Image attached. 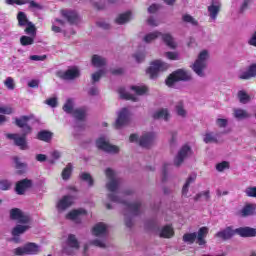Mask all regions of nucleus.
Masks as SVG:
<instances>
[{"instance_id": "f257e3e1", "label": "nucleus", "mask_w": 256, "mask_h": 256, "mask_svg": "<svg viewBox=\"0 0 256 256\" xmlns=\"http://www.w3.org/2000/svg\"><path fill=\"white\" fill-rule=\"evenodd\" d=\"M106 176V189L109 191L107 198L112 203H120L124 205V222L126 227H133V218L137 217V215H141V201H135L129 203L125 197H131L135 191L133 189L124 190L119 196V189H121V178L117 177V172L111 168H106L105 171Z\"/></svg>"}, {"instance_id": "f03ea898", "label": "nucleus", "mask_w": 256, "mask_h": 256, "mask_svg": "<svg viewBox=\"0 0 256 256\" xmlns=\"http://www.w3.org/2000/svg\"><path fill=\"white\" fill-rule=\"evenodd\" d=\"M92 235H94V237H102V239H94L90 242V245H94V247H99L100 249H107V247H109L107 243L109 225L103 222L96 223L92 228Z\"/></svg>"}, {"instance_id": "7ed1b4c3", "label": "nucleus", "mask_w": 256, "mask_h": 256, "mask_svg": "<svg viewBox=\"0 0 256 256\" xmlns=\"http://www.w3.org/2000/svg\"><path fill=\"white\" fill-rule=\"evenodd\" d=\"M156 139L157 134L154 132H145L140 137L137 134H131L129 137V142L137 143V145L143 149H151V147L155 145Z\"/></svg>"}, {"instance_id": "20e7f679", "label": "nucleus", "mask_w": 256, "mask_h": 256, "mask_svg": "<svg viewBox=\"0 0 256 256\" xmlns=\"http://www.w3.org/2000/svg\"><path fill=\"white\" fill-rule=\"evenodd\" d=\"M207 61H209V51L202 50L194 63L190 66L192 71H194L198 77H207V74L205 73V69H207Z\"/></svg>"}, {"instance_id": "39448f33", "label": "nucleus", "mask_w": 256, "mask_h": 256, "mask_svg": "<svg viewBox=\"0 0 256 256\" xmlns=\"http://www.w3.org/2000/svg\"><path fill=\"white\" fill-rule=\"evenodd\" d=\"M96 147L100 151H104V153H108L109 155H119L121 148L117 145L111 144L109 137L102 135L96 140Z\"/></svg>"}, {"instance_id": "423d86ee", "label": "nucleus", "mask_w": 256, "mask_h": 256, "mask_svg": "<svg viewBox=\"0 0 256 256\" xmlns=\"http://www.w3.org/2000/svg\"><path fill=\"white\" fill-rule=\"evenodd\" d=\"M191 79H193L191 73L184 69H178L169 75V77L166 79V85L168 87H173V85L178 83V81H191Z\"/></svg>"}, {"instance_id": "0eeeda50", "label": "nucleus", "mask_w": 256, "mask_h": 256, "mask_svg": "<svg viewBox=\"0 0 256 256\" xmlns=\"http://www.w3.org/2000/svg\"><path fill=\"white\" fill-rule=\"evenodd\" d=\"M148 229L159 235L163 239H171L173 235H175V231H173V227L166 225L162 228H159V223L155 221H150L148 223Z\"/></svg>"}, {"instance_id": "6e6552de", "label": "nucleus", "mask_w": 256, "mask_h": 256, "mask_svg": "<svg viewBox=\"0 0 256 256\" xmlns=\"http://www.w3.org/2000/svg\"><path fill=\"white\" fill-rule=\"evenodd\" d=\"M17 20L19 27H26L24 30L26 35H37V28L35 27V24L27 19V14H25V12H19Z\"/></svg>"}, {"instance_id": "1a4fd4ad", "label": "nucleus", "mask_w": 256, "mask_h": 256, "mask_svg": "<svg viewBox=\"0 0 256 256\" xmlns=\"http://www.w3.org/2000/svg\"><path fill=\"white\" fill-rule=\"evenodd\" d=\"M79 247L80 245L77 237H75L73 234H70L62 246V253H65V255H75V252L79 251Z\"/></svg>"}, {"instance_id": "9d476101", "label": "nucleus", "mask_w": 256, "mask_h": 256, "mask_svg": "<svg viewBox=\"0 0 256 256\" xmlns=\"http://www.w3.org/2000/svg\"><path fill=\"white\" fill-rule=\"evenodd\" d=\"M14 255L23 256V255H37L41 253V246L30 242L25 244L22 247H18L13 250Z\"/></svg>"}, {"instance_id": "9b49d317", "label": "nucleus", "mask_w": 256, "mask_h": 256, "mask_svg": "<svg viewBox=\"0 0 256 256\" xmlns=\"http://www.w3.org/2000/svg\"><path fill=\"white\" fill-rule=\"evenodd\" d=\"M27 135L25 132H22V135L20 134H6L7 139H10L11 141H14V145L16 147H19L21 151H27L29 149V144L27 143Z\"/></svg>"}, {"instance_id": "f8f14e48", "label": "nucleus", "mask_w": 256, "mask_h": 256, "mask_svg": "<svg viewBox=\"0 0 256 256\" xmlns=\"http://www.w3.org/2000/svg\"><path fill=\"white\" fill-rule=\"evenodd\" d=\"M167 69H169V64L161 60H155L151 63L147 73L149 74L150 79H157L159 71H167Z\"/></svg>"}, {"instance_id": "ddd939ff", "label": "nucleus", "mask_w": 256, "mask_h": 256, "mask_svg": "<svg viewBox=\"0 0 256 256\" xmlns=\"http://www.w3.org/2000/svg\"><path fill=\"white\" fill-rule=\"evenodd\" d=\"M56 76L64 81H75V79H79V77H81V71H79V68L77 67H72L66 71L60 70L56 72Z\"/></svg>"}, {"instance_id": "4468645a", "label": "nucleus", "mask_w": 256, "mask_h": 256, "mask_svg": "<svg viewBox=\"0 0 256 256\" xmlns=\"http://www.w3.org/2000/svg\"><path fill=\"white\" fill-rule=\"evenodd\" d=\"M10 219L22 223L23 225H27V223H30L31 221V216L19 208H12L10 210Z\"/></svg>"}, {"instance_id": "2eb2a0df", "label": "nucleus", "mask_w": 256, "mask_h": 256, "mask_svg": "<svg viewBox=\"0 0 256 256\" xmlns=\"http://www.w3.org/2000/svg\"><path fill=\"white\" fill-rule=\"evenodd\" d=\"M191 155H193V150L191 149V146L189 145L182 146L178 151L176 157L174 158L175 167H181L185 159H187L188 157H191Z\"/></svg>"}, {"instance_id": "dca6fc26", "label": "nucleus", "mask_w": 256, "mask_h": 256, "mask_svg": "<svg viewBox=\"0 0 256 256\" xmlns=\"http://www.w3.org/2000/svg\"><path fill=\"white\" fill-rule=\"evenodd\" d=\"M129 121H131V112L127 108H122L118 112V117L114 123V127L115 129H121V127L129 125Z\"/></svg>"}, {"instance_id": "f3484780", "label": "nucleus", "mask_w": 256, "mask_h": 256, "mask_svg": "<svg viewBox=\"0 0 256 256\" xmlns=\"http://www.w3.org/2000/svg\"><path fill=\"white\" fill-rule=\"evenodd\" d=\"M33 188V180L31 179H22L16 183L15 191L17 195H25L29 189Z\"/></svg>"}, {"instance_id": "a211bd4d", "label": "nucleus", "mask_w": 256, "mask_h": 256, "mask_svg": "<svg viewBox=\"0 0 256 256\" xmlns=\"http://www.w3.org/2000/svg\"><path fill=\"white\" fill-rule=\"evenodd\" d=\"M31 116H21L20 118L15 119V125L22 129V133L30 134L32 131L31 126H29V121Z\"/></svg>"}, {"instance_id": "6ab92c4d", "label": "nucleus", "mask_w": 256, "mask_h": 256, "mask_svg": "<svg viewBox=\"0 0 256 256\" xmlns=\"http://www.w3.org/2000/svg\"><path fill=\"white\" fill-rule=\"evenodd\" d=\"M236 235V230L233 229V226H228L215 234V237L221 239L222 241H229V239H233Z\"/></svg>"}, {"instance_id": "aec40b11", "label": "nucleus", "mask_w": 256, "mask_h": 256, "mask_svg": "<svg viewBox=\"0 0 256 256\" xmlns=\"http://www.w3.org/2000/svg\"><path fill=\"white\" fill-rule=\"evenodd\" d=\"M73 205V197L72 196H63L56 205L58 213H63V211H67L69 207Z\"/></svg>"}, {"instance_id": "412c9836", "label": "nucleus", "mask_w": 256, "mask_h": 256, "mask_svg": "<svg viewBox=\"0 0 256 256\" xmlns=\"http://www.w3.org/2000/svg\"><path fill=\"white\" fill-rule=\"evenodd\" d=\"M87 215V210L80 208L77 210H72L66 215V219L74 221V223H81V217Z\"/></svg>"}, {"instance_id": "4be33fe9", "label": "nucleus", "mask_w": 256, "mask_h": 256, "mask_svg": "<svg viewBox=\"0 0 256 256\" xmlns=\"http://www.w3.org/2000/svg\"><path fill=\"white\" fill-rule=\"evenodd\" d=\"M220 11H221V1L211 0V5L208 6V13L212 21H215V19H217V15H219Z\"/></svg>"}, {"instance_id": "5701e85b", "label": "nucleus", "mask_w": 256, "mask_h": 256, "mask_svg": "<svg viewBox=\"0 0 256 256\" xmlns=\"http://www.w3.org/2000/svg\"><path fill=\"white\" fill-rule=\"evenodd\" d=\"M62 17L70 23V25H77L79 23V14L73 10H62Z\"/></svg>"}, {"instance_id": "b1692460", "label": "nucleus", "mask_w": 256, "mask_h": 256, "mask_svg": "<svg viewBox=\"0 0 256 256\" xmlns=\"http://www.w3.org/2000/svg\"><path fill=\"white\" fill-rule=\"evenodd\" d=\"M236 235H239L240 237H255L256 230L255 228L251 227H240L236 228Z\"/></svg>"}, {"instance_id": "393cba45", "label": "nucleus", "mask_w": 256, "mask_h": 256, "mask_svg": "<svg viewBox=\"0 0 256 256\" xmlns=\"http://www.w3.org/2000/svg\"><path fill=\"white\" fill-rule=\"evenodd\" d=\"M209 233V228L202 227L198 230V233H196V243L199 245H205L207 241H205V237H207Z\"/></svg>"}, {"instance_id": "a878e982", "label": "nucleus", "mask_w": 256, "mask_h": 256, "mask_svg": "<svg viewBox=\"0 0 256 256\" xmlns=\"http://www.w3.org/2000/svg\"><path fill=\"white\" fill-rule=\"evenodd\" d=\"M197 179L196 175H190L186 182L184 183L182 187V197H189V187H191L192 183H195V180Z\"/></svg>"}, {"instance_id": "bb28decb", "label": "nucleus", "mask_w": 256, "mask_h": 256, "mask_svg": "<svg viewBox=\"0 0 256 256\" xmlns=\"http://www.w3.org/2000/svg\"><path fill=\"white\" fill-rule=\"evenodd\" d=\"M233 117H235V119H238L239 121H243V119H249V117H251V114H249V112L245 109L234 108Z\"/></svg>"}, {"instance_id": "cd10ccee", "label": "nucleus", "mask_w": 256, "mask_h": 256, "mask_svg": "<svg viewBox=\"0 0 256 256\" xmlns=\"http://www.w3.org/2000/svg\"><path fill=\"white\" fill-rule=\"evenodd\" d=\"M72 116L74 119H77V121H85V119H87V108H76L72 113Z\"/></svg>"}, {"instance_id": "c85d7f7f", "label": "nucleus", "mask_w": 256, "mask_h": 256, "mask_svg": "<svg viewBox=\"0 0 256 256\" xmlns=\"http://www.w3.org/2000/svg\"><path fill=\"white\" fill-rule=\"evenodd\" d=\"M118 93L121 97V99H125L126 101H133L134 103H137L139 101V98L125 90V88H120L118 90Z\"/></svg>"}, {"instance_id": "c756f323", "label": "nucleus", "mask_w": 256, "mask_h": 256, "mask_svg": "<svg viewBox=\"0 0 256 256\" xmlns=\"http://www.w3.org/2000/svg\"><path fill=\"white\" fill-rule=\"evenodd\" d=\"M253 77H256V64L250 65L248 70L239 76V79L249 80Z\"/></svg>"}, {"instance_id": "7c9ffc66", "label": "nucleus", "mask_w": 256, "mask_h": 256, "mask_svg": "<svg viewBox=\"0 0 256 256\" xmlns=\"http://www.w3.org/2000/svg\"><path fill=\"white\" fill-rule=\"evenodd\" d=\"M162 38V41L167 45V47H170V49H176L177 48V42H175V39H173V36L171 34H162L160 36Z\"/></svg>"}, {"instance_id": "2f4dec72", "label": "nucleus", "mask_w": 256, "mask_h": 256, "mask_svg": "<svg viewBox=\"0 0 256 256\" xmlns=\"http://www.w3.org/2000/svg\"><path fill=\"white\" fill-rule=\"evenodd\" d=\"M152 117L153 119H163L164 121H169V117H171V115L169 114V110L160 109L154 112Z\"/></svg>"}, {"instance_id": "473e14b6", "label": "nucleus", "mask_w": 256, "mask_h": 256, "mask_svg": "<svg viewBox=\"0 0 256 256\" xmlns=\"http://www.w3.org/2000/svg\"><path fill=\"white\" fill-rule=\"evenodd\" d=\"M91 63L93 65V67H105V65H107V59L103 58L100 55H93L92 56V60Z\"/></svg>"}, {"instance_id": "72a5a7b5", "label": "nucleus", "mask_w": 256, "mask_h": 256, "mask_svg": "<svg viewBox=\"0 0 256 256\" xmlns=\"http://www.w3.org/2000/svg\"><path fill=\"white\" fill-rule=\"evenodd\" d=\"M117 25H125L131 21V12L122 13L115 19Z\"/></svg>"}, {"instance_id": "f704fd0d", "label": "nucleus", "mask_w": 256, "mask_h": 256, "mask_svg": "<svg viewBox=\"0 0 256 256\" xmlns=\"http://www.w3.org/2000/svg\"><path fill=\"white\" fill-rule=\"evenodd\" d=\"M72 173H73V164L68 163L61 173V177L63 181H69V179H71Z\"/></svg>"}, {"instance_id": "c9c22d12", "label": "nucleus", "mask_w": 256, "mask_h": 256, "mask_svg": "<svg viewBox=\"0 0 256 256\" xmlns=\"http://www.w3.org/2000/svg\"><path fill=\"white\" fill-rule=\"evenodd\" d=\"M161 35H163V33L160 31L150 32L144 36L143 41L144 43H153V41H155V39H159Z\"/></svg>"}, {"instance_id": "e433bc0d", "label": "nucleus", "mask_w": 256, "mask_h": 256, "mask_svg": "<svg viewBox=\"0 0 256 256\" xmlns=\"http://www.w3.org/2000/svg\"><path fill=\"white\" fill-rule=\"evenodd\" d=\"M238 101L242 103V105H247L249 101H251V96L247 94V91L245 90H239L237 93Z\"/></svg>"}, {"instance_id": "4c0bfd02", "label": "nucleus", "mask_w": 256, "mask_h": 256, "mask_svg": "<svg viewBox=\"0 0 256 256\" xmlns=\"http://www.w3.org/2000/svg\"><path fill=\"white\" fill-rule=\"evenodd\" d=\"M74 107H75V102H73V99L69 98L63 105V111L68 115H73V113L75 112Z\"/></svg>"}, {"instance_id": "58836bf2", "label": "nucleus", "mask_w": 256, "mask_h": 256, "mask_svg": "<svg viewBox=\"0 0 256 256\" xmlns=\"http://www.w3.org/2000/svg\"><path fill=\"white\" fill-rule=\"evenodd\" d=\"M79 179L81 181H84L85 183H88V187H93L95 185V181L93 180V177L90 173L87 172H81L79 174Z\"/></svg>"}, {"instance_id": "ea45409f", "label": "nucleus", "mask_w": 256, "mask_h": 256, "mask_svg": "<svg viewBox=\"0 0 256 256\" xmlns=\"http://www.w3.org/2000/svg\"><path fill=\"white\" fill-rule=\"evenodd\" d=\"M203 141L207 145H209L211 143H219V139H217V135H215V133H213V132H206L204 134Z\"/></svg>"}, {"instance_id": "a19ab883", "label": "nucleus", "mask_w": 256, "mask_h": 256, "mask_svg": "<svg viewBox=\"0 0 256 256\" xmlns=\"http://www.w3.org/2000/svg\"><path fill=\"white\" fill-rule=\"evenodd\" d=\"M13 160H14L16 169L19 171V174L22 175V173H25L27 169V163L21 162V159H19V157L17 156H15Z\"/></svg>"}, {"instance_id": "79ce46f5", "label": "nucleus", "mask_w": 256, "mask_h": 256, "mask_svg": "<svg viewBox=\"0 0 256 256\" xmlns=\"http://www.w3.org/2000/svg\"><path fill=\"white\" fill-rule=\"evenodd\" d=\"M52 137H53V133L47 130L40 131L37 134V139H39V141H45L46 143H49Z\"/></svg>"}, {"instance_id": "37998d69", "label": "nucleus", "mask_w": 256, "mask_h": 256, "mask_svg": "<svg viewBox=\"0 0 256 256\" xmlns=\"http://www.w3.org/2000/svg\"><path fill=\"white\" fill-rule=\"evenodd\" d=\"M251 215H255V206L253 204H248L242 208L241 216L249 217Z\"/></svg>"}, {"instance_id": "c03bdc74", "label": "nucleus", "mask_w": 256, "mask_h": 256, "mask_svg": "<svg viewBox=\"0 0 256 256\" xmlns=\"http://www.w3.org/2000/svg\"><path fill=\"white\" fill-rule=\"evenodd\" d=\"M29 225H17L16 227L13 228L12 230V235L13 237H19V235H23L25 231H28Z\"/></svg>"}, {"instance_id": "a18cd8bd", "label": "nucleus", "mask_w": 256, "mask_h": 256, "mask_svg": "<svg viewBox=\"0 0 256 256\" xmlns=\"http://www.w3.org/2000/svg\"><path fill=\"white\" fill-rule=\"evenodd\" d=\"M35 36L36 35L20 37V45H22L23 47H27L28 45H33V43H35Z\"/></svg>"}, {"instance_id": "49530a36", "label": "nucleus", "mask_w": 256, "mask_h": 256, "mask_svg": "<svg viewBox=\"0 0 256 256\" xmlns=\"http://www.w3.org/2000/svg\"><path fill=\"white\" fill-rule=\"evenodd\" d=\"M184 243H188L189 245H193L195 243V239H197V233H186L183 235Z\"/></svg>"}, {"instance_id": "de8ad7c7", "label": "nucleus", "mask_w": 256, "mask_h": 256, "mask_svg": "<svg viewBox=\"0 0 256 256\" xmlns=\"http://www.w3.org/2000/svg\"><path fill=\"white\" fill-rule=\"evenodd\" d=\"M182 21L184 23H189L190 25H193L194 27H197L199 25V22L191 15L189 14H184L182 16Z\"/></svg>"}, {"instance_id": "09e8293b", "label": "nucleus", "mask_w": 256, "mask_h": 256, "mask_svg": "<svg viewBox=\"0 0 256 256\" xmlns=\"http://www.w3.org/2000/svg\"><path fill=\"white\" fill-rule=\"evenodd\" d=\"M103 75H105V70H98L97 72L92 74V83H99V81L101 80V77H103Z\"/></svg>"}, {"instance_id": "8fccbe9b", "label": "nucleus", "mask_w": 256, "mask_h": 256, "mask_svg": "<svg viewBox=\"0 0 256 256\" xmlns=\"http://www.w3.org/2000/svg\"><path fill=\"white\" fill-rule=\"evenodd\" d=\"M131 90L136 93V95H145L147 93V87L145 86H131Z\"/></svg>"}, {"instance_id": "3c124183", "label": "nucleus", "mask_w": 256, "mask_h": 256, "mask_svg": "<svg viewBox=\"0 0 256 256\" xmlns=\"http://www.w3.org/2000/svg\"><path fill=\"white\" fill-rule=\"evenodd\" d=\"M176 113L180 117H187V111H185V108L183 107V103L182 102H179L176 105Z\"/></svg>"}, {"instance_id": "603ef678", "label": "nucleus", "mask_w": 256, "mask_h": 256, "mask_svg": "<svg viewBox=\"0 0 256 256\" xmlns=\"http://www.w3.org/2000/svg\"><path fill=\"white\" fill-rule=\"evenodd\" d=\"M4 85L7 87V89H9V91H13V89H15V80H13L11 77H8L4 81Z\"/></svg>"}, {"instance_id": "864d4df0", "label": "nucleus", "mask_w": 256, "mask_h": 256, "mask_svg": "<svg viewBox=\"0 0 256 256\" xmlns=\"http://www.w3.org/2000/svg\"><path fill=\"white\" fill-rule=\"evenodd\" d=\"M6 5H27L29 0H5Z\"/></svg>"}, {"instance_id": "5fc2aeb1", "label": "nucleus", "mask_w": 256, "mask_h": 256, "mask_svg": "<svg viewBox=\"0 0 256 256\" xmlns=\"http://www.w3.org/2000/svg\"><path fill=\"white\" fill-rule=\"evenodd\" d=\"M164 56L170 61H179V53L177 52H166Z\"/></svg>"}, {"instance_id": "6e6d98bb", "label": "nucleus", "mask_w": 256, "mask_h": 256, "mask_svg": "<svg viewBox=\"0 0 256 256\" xmlns=\"http://www.w3.org/2000/svg\"><path fill=\"white\" fill-rule=\"evenodd\" d=\"M229 123V120L223 119V118H218L216 119V125L217 127H220V129H225Z\"/></svg>"}, {"instance_id": "4d7b16f0", "label": "nucleus", "mask_w": 256, "mask_h": 256, "mask_svg": "<svg viewBox=\"0 0 256 256\" xmlns=\"http://www.w3.org/2000/svg\"><path fill=\"white\" fill-rule=\"evenodd\" d=\"M216 169H217L220 173H223V171H224L225 169H229V162L223 161V162H221V163H218V164L216 165Z\"/></svg>"}, {"instance_id": "13d9d810", "label": "nucleus", "mask_w": 256, "mask_h": 256, "mask_svg": "<svg viewBox=\"0 0 256 256\" xmlns=\"http://www.w3.org/2000/svg\"><path fill=\"white\" fill-rule=\"evenodd\" d=\"M11 188V182H9L8 180H1L0 181V189L2 191H7Z\"/></svg>"}, {"instance_id": "bf43d9fd", "label": "nucleus", "mask_w": 256, "mask_h": 256, "mask_svg": "<svg viewBox=\"0 0 256 256\" xmlns=\"http://www.w3.org/2000/svg\"><path fill=\"white\" fill-rule=\"evenodd\" d=\"M247 197H256V187H248L245 189Z\"/></svg>"}, {"instance_id": "052dcab7", "label": "nucleus", "mask_w": 256, "mask_h": 256, "mask_svg": "<svg viewBox=\"0 0 256 256\" xmlns=\"http://www.w3.org/2000/svg\"><path fill=\"white\" fill-rule=\"evenodd\" d=\"M57 97H52V98H49L45 101V104L46 105H49V107H57Z\"/></svg>"}, {"instance_id": "680f3d73", "label": "nucleus", "mask_w": 256, "mask_h": 256, "mask_svg": "<svg viewBox=\"0 0 256 256\" xmlns=\"http://www.w3.org/2000/svg\"><path fill=\"white\" fill-rule=\"evenodd\" d=\"M248 45H251V47H256V30L250 35Z\"/></svg>"}, {"instance_id": "e2e57ef3", "label": "nucleus", "mask_w": 256, "mask_h": 256, "mask_svg": "<svg viewBox=\"0 0 256 256\" xmlns=\"http://www.w3.org/2000/svg\"><path fill=\"white\" fill-rule=\"evenodd\" d=\"M0 113H3L4 115H11V113H13V108L9 106L0 107Z\"/></svg>"}, {"instance_id": "0e129e2a", "label": "nucleus", "mask_w": 256, "mask_h": 256, "mask_svg": "<svg viewBox=\"0 0 256 256\" xmlns=\"http://www.w3.org/2000/svg\"><path fill=\"white\" fill-rule=\"evenodd\" d=\"M29 59L30 61H45V59H47V55H31Z\"/></svg>"}, {"instance_id": "69168bd1", "label": "nucleus", "mask_w": 256, "mask_h": 256, "mask_svg": "<svg viewBox=\"0 0 256 256\" xmlns=\"http://www.w3.org/2000/svg\"><path fill=\"white\" fill-rule=\"evenodd\" d=\"M134 57H135L137 63H142V61H145V54H143V53H136L134 55Z\"/></svg>"}, {"instance_id": "338daca9", "label": "nucleus", "mask_w": 256, "mask_h": 256, "mask_svg": "<svg viewBox=\"0 0 256 256\" xmlns=\"http://www.w3.org/2000/svg\"><path fill=\"white\" fill-rule=\"evenodd\" d=\"M94 7H95V9H97L98 11H102V9H105V2H103V1L95 2V3H94Z\"/></svg>"}, {"instance_id": "774afa93", "label": "nucleus", "mask_w": 256, "mask_h": 256, "mask_svg": "<svg viewBox=\"0 0 256 256\" xmlns=\"http://www.w3.org/2000/svg\"><path fill=\"white\" fill-rule=\"evenodd\" d=\"M28 87L31 89H37V87H39V80H31L28 82Z\"/></svg>"}]
</instances>
